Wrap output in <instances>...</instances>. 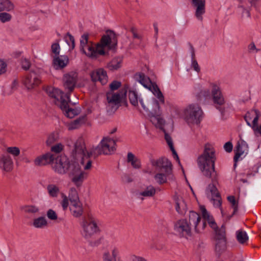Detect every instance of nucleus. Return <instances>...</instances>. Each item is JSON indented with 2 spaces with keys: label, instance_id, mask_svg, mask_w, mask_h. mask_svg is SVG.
<instances>
[{
  "label": "nucleus",
  "instance_id": "dca6fc26",
  "mask_svg": "<svg viewBox=\"0 0 261 261\" xmlns=\"http://www.w3.org/2000/svg\"><path fill=\"white\" fill-rule=\"evenodd\" d=\"M140 104L144 111L150 113L151 115L162 114L159 102L155 98H153L146 101L140 100Z\"/></svg>",
  "mask_w": 261,
  "mask_h": 261
},
{
  "label": "nucleus",
  "instance_id": "7c9ffc66",
  "mask_svg": "<svg viewBox=\"0 0 261 261\" xmlns=\"http://www.w3.org/2000/svg\"><path fill=\"white\" fill-rule=\"evenodd\" d=\"M173 175L171 173L167 174V172L161 171L155 174L154 178L157 183L162 185L167 182L168 179H171Z\"/></svg>",
  "mask_w": 261,
  "mask_h": 261
},
{
  "label": "nucleus",
  "instance_id": "0e129e2a",
  "mask_svg": "<svg viewBox=\"0 0 261 261\" xmlns=\"http://www.w3.org/2000/svg\"><path fill=\"white\" fill-rule=\"evenodd\" d=\"M67 38H68L69 41L72 43V47H74V37L71 34L68 33L67 35Z\"/></svg>",
  "mask_w": 261,
  "mask_h": 261
},
{
  "label": "nucleus",
  "instance_id": "f3484780",
  "mask_svg": "<svg viewBox=\"0 0 261 261\" xmlns=\"http://www.w3.org/2000/svg\"><path fill=\"white\" fill-rule=\"evenodd\" d=\"M40 83V75L38 72L35 71L29 73L23 81L24 85L29 90L35 89Z\"/></svg>",
  "mask_w": 261,
  "mask_h": 261
},
{
  "label": "nucleus",
  "instance_id": "423d86ee",
  "mask_svg": "<svg viewBox=\"0 0 261 261\" xmlns=\"http://www.w3.org/2000/svg\"><path fill=\"white\" fill-rule=\"evenodd\" d=\"M71 155L79 163L84 171H88L92 166V161L90 158L91 153L87 150L85 141L82 137L79 138L74 143Z\"/></svg>",
  "mask_w": 261,
  "mask_h": 261
},
{
  "label": "nucleus",
  "instance_id": "58836bf2",
  "mask_svg": "<svg viewBox=\"0 0 261 261\" xmlns=\"http://www.w3.org/2000/svg\"><path fill=\"white\" fill-rule=\"evenodd\" d=\"M197 96L199 100H206L211 98V92L208 89L203 88L201 90L200 92L197 95Z\"/></svg>",
  "mask_w": 261,
  "mask_h": 261
},
{
  "label": "nucleus",
  "instance_id": "2f4dec72",
  "mask_svg": "<svg viewBox=\"0 0 261 261\" xmlns=\"http://www.w3.org/2000/svg\"><path fill=\"white\" fill-rule=\"evenodd\" d=\"M32 225L36 228L43 229L47 227L48 223L45 217L40 216L34 219Z\"/></svg>",
  "mask_w": 261,
  "mask_h": 261
},
{
  "label": "nucleus",
  "instance_id": "7ed1b4c3",
  "mask_svg": "<svg viewBox=\"0 0 261 261\" xmlns=\"http://www.w3.org/2000/svg\"><path fill=\"white\" fill-rule=\"evenodd\" d=\"M203 219L201 220L200 216L197 213L190 212L189 220L182 219L174 223V231L175 234L180 238L188 239L192 236V226L196 232H202L206 225L205 221H207L204 218Z\"/></svg>",
  "mask_w": 261,
  "mask_h": 261
},
{
  "label": "nucleus",
  "instance_id": "f8f14e48",
  "mask_svg": "<svg viewBox=\"0 0 261 261\" xmlns=\"http://www.w3.org/2000/svg\"><path fill=\"white\" fill-rule=\"evenodd\" d=\"M69 210L72 215L74 217H81L84 212L83 204L80 201L76 191L74 190L69 194Z\"/></svg>",
  "mask_w": 261,
  "mask_h": 261
},
{
  "label": "nucleus",
  "instance_id": "a211bd4d",
  "mask_svg": "<svg viewBox=\"0 0 261 261\" xmlns=\"http://www.w3.org/2000/svg\"><path fill=\"white\" fill-rule=\"evenodd\" d=\"M151 163L153 166L161 171L167 172V174L172 173L171 163L166 158H162L158 160H152Z\"/></svg>",
  "mask_w": 261,
  "mask_h": 261
},
{
  "label": "nucleus",
  "instance_id": "680f3d73",
  "mask_svg": "<svg viewBox=\"0 0 261 261\" xmlns=\"http://www.w3.org/2000/svg\"><path fill=\"white\" fill-rule=\"evenodd\" d=\"M253 130L255 134H258L261 136V122L259 125H256Z\"/></svg>",
  "mask_w": 261,
  "mask_h": 261
},
{
  "label": "nucleus",
  "instance_id": "c03bdc74",
  "mask_svg": "<svg viewBox=\"0 0 261 261\" xmlns=\"http://www.w3.org/2000/svg\"><path fill=\"white\" fill-rule=\"evenodd\" d=\"M62 200L61 201V204L64 211H66L68 207L69 206V200L67 196L64 193L61 194Z\"/></svg>",
  "mask_w": 261,
  "mask_h": 261
},
{
  "label": "nucleus",
  "instance_id": "69168bd1",
  "mask_svg": "<svg viewBox=\"0 0 261 261\" xmlns=\"http://www.w3.org/2000/svg\"><path fill=\"white\" fill-rule=\"evenodd\" d=\"M249 49L250 51L255 50L256 52L257 51V49L256 48V46L254 43H251L249 45Z\"/></svg>",
  "mask_w": 261,
  "mask_h": 261
},
{
  "label": "nucleus",
  "instance_id": "bf43d9fd",
  "mask_svg": "<svg viewBox=\"0 0 261 261\" xmlns=\"http://www.w3.org/2000/svg\"><path fill=\"white\" fill-rule=\"evenodd\" d=\"M102 260L103 261H112L110 253L108 251H105L103 253Z\"/></svg>",
  "mask_w": 261,
  "mask_h": 261
},
{
  "label": "nucleus",
  "instance_id": "ddd939ff",
  "mask_svg": "<svg viewBox=\"0 0 261 261\" xmlns=\"http://www.w3.org/2000/svg\"><path fill=\"white\" fill-rule=\"evenodd\" d=\"M96 150L99 154H111L116 150V141L109 137H105L98 145Z\"/></svg>",
  "mask_w": 261,
  "mask_h": 261
},
{
  "label": "nucleus",
  "instance_id": "3c124183",
  "mask_svg": "<svg viewBox=\"0 0 261 261\" xmlns=\"http://www.w3.org/2000/svg\"><path fill=\"white\" fill-rule=\"evenodd\" d=\"M111 254L113 260H116V259L118 257L119 254V250L117 247L113 246L111 249Z\"/></svg>",
  "mask_w": 261,
  "mask_h": 261
},
{
  "label": "nucleus",
  "instance_id": "f257e3e1",
  "mask_svg": "<svg viewBox=\"0 0 261 261\" xmlns=\"http://www.w3.org/2000/svg\"><path fill=\"white\" fill-rule=\"evenodd\" d=\"M117 44L116 35L113 31L108 32L101 39L100 43L96 45L89 40V35L83 34L80 38V51L86 56L93 59L99 56H104L108 53L109 49H113Z\"/></svg>",
  "mask_w": 261,
  "mask_h": 261
},
{
  "label": "nucleus",
  "instance_id": "e433bc0d",
  "mask_svg": "<svg viewBox=\"0 0 261 261\" xmlns=\"http://www.w3.org/2000/svg\"><path fill=\"white\" fill-rule=\"evenodd\" d=\"M85 120L86 118L85 116L79 117L68 124V129L72 130L79 128L82 124L85 123Z\"/></svg>",
  "mask_w": 261,
  "mask_h": 261
},
{
  "label": "nucleus",
  "instance_id": "b1692460",
  "mask_svg": "<svg viewBox=\"0 0 261 261\" xmlns=\"http://www.w3.org/2000/svg\"><path fill=\"white\" fill-rule=\"evenodd\" d=\"M173 198L175 203V210L177 212L182 215L185 214L188 207L187 203L183 197L179 195L175 194Z\"/></svg>",
  "mask_w": 261,
  "mask_h": 261
},
{
  "label": "nucleus",
  "instance_id": "72a5a7b5",
  "mask_svg": "<svg viewBox=\"0 0 261 261\" xmlns=\"http://www.w3.org/2000/svg\"><path fill=\"white\" fill-rule=\"evenodd\" d=\"M127 161L135 169H139L141 165L140 160L132 152H128L127 155Z\"/></svg>",
  "mask_w": 261,
  "mask_h": 261
},
{
  "label": "nucleus",
  "instance_id": "8fccbe9b",
  "mask_svg": "<svg viewBox=\"0 0 261 261\" xmlns=\"http://www.w3.org/2000/svg\"><path fill=\"white\" fill-rule=\"evenodd\" d=\"M64 146L61 143H58L54 145L51 148V151L58 153L61 152L63 149Z\"/></svg>",
  "mask_w": 261,
  "mask_h": 261
},
{
  "label": "nucleus",
  "instance_id": "774afa93",
  "mask_svg": "<svg viewBox=\"0 0 261 261\" xmlns=\"http://www.w3.org/2000/svg\"><path fill=\"white\" fill-rule=\"evenodd\" d=\"M117 131V128L116 127H114L112 129H111L110 131H109V134H114L115 133H116Z\"/></svg>",
  "mask_w": 261,
  "mask_h": 261
},
{
  "label": "nucleus",
  "instance_id": "6e6d98bb",
  "mask_svg": "<svg viewBox=\"0 0 261 261\" xmlns=\"http://www.w3.org/2000/svg\"><path fill=\"white\" fill-rule=\"evenodd\" d=\"M239 8H241L242 9V16H246L248 18H250L251 16L250 10L245 8L244 6L242 5H240L239 6Z\"/></svg>",
  "mask_w": 261,
  "mask_h": 261
},
{
  "label": "nucleus",
  "instance_id": "37998d69",
  "mask_svg": "<svg viewBox=\"0 0 261 261\" xmlns=\"http://www.w3.org/2000/svg\"><path fill=\"white\" fill-rule=\"evenodd\" d=\"M12 15L6 11L0 12V21L2 23H6L11 20Z\"/></svg>",
  "mask_w": 261,
  "mask_h": 261
},
{
  "label": "nucleus",
  "instance_id": "4be33fe9",
  "mask_svg": "<svg viewBox=\"0 0 261 261\" xmlns=\"http://www.w3.org/2000/svg\"><path fill=\"white\" fill-rule=\"evenodd\" d=\"M260 116L258 111L251 110L248 112L245 116V119L247 124L253 129L257 124V122Z\"/></svg>",
  "mask_w": 261,
  "mask_h": 261
},
{
  "label": "nucleus",
  "instance_id": "f704fd0d",
  "mask_svg": "<svg viewBox=\"0 0 261 261\" xmlns=\"http://www.w3.org/2000/svg\"><path fill=\"white\" fill-rule=\"evenodd\" d=\"M122 62V58L121 57H117L114 58L108 64V68L110 70H115L119 69L121 66Z\"/></svg>",
  "mask_w": 261,
  "mask_h": 261
},
{
  "label": "nucleus",
  "instance_id": "052dcab7",
  "mask_svg": "<svg viewBox=\"0 0 261 261\" xmlns=\"http://www.w3.org/2000/svg\"><path fill=\"white\" fill-rule=\"evenodd\" d=\"M122 179L123 182L129 183L132 181L133 179L128 175L127 174H124L122 177Z\"/></svg>",
  "mask_w": 261,
  "mask_h": 261
},
{
  "label": "nucleus",
  "instance_id": "9b49d317",
  "mask_svg": "<svg viewBox=\"0 0 261 261\" xmlns=\"http://www.w3.org/2000/svg\"><path fill=\"white\" fill-rule=\"evenodd\" d=\"M162 114H154L151 115L150 121L157 128L163 130L165 133V139L172 151L173 158L176 160L179 164H180V161L178 156L174 148L172 140L171 137L167 134L164 130V126L165 125V121L161 116Z\"/></svg>",
  "mask_w": 261,
  "mask_h": 261
},
{
  "label": "nucleus",
  "instance_id": "49530a36",
  "mask_svg": "<svg viewBox=\"0 0 261 261\" xmlns=\"http://www.w3.org/2000/svg\"><path fill=\"white\" fill-rule=\"evenodd\" d=\"M126 261H147V260L142 256L131 254L127 257Z\"/></svg>",
  "mask_w": 261,
  "mask_h": 261
},
{
  "label": "nucleus",
  "instance_id": "bb28decb",
  "mask_svg": "<svg viewBox=\"0 0 261 261\" xmlns=\"http://www.w3.org/2000/svg\"><path fill=\"white\" fill-rule=\"evenodd\" d=\"M68 63L69 59L67 56H55L53 59V65L57 70L62 69L65 67Z\"/></svg>",
  "mask_w": 261,
  "mask_h": 261
},
{
  "label": "nucleus",
  "instance_id": "39448f33",
  "mask_svg": "<svg viewBox=\"0 0 261 261\" xmlns=\"http://www.w3.org/2000/svg\"><path fill=\"white\" fill-rule=\"evenodd\" d=\"M215 151L209 144L205 145L203 153L199 156L197 163L202 174L211 178L215 173Z\"/></svg>",
  "mask_w": 261,
  "mask_h": 261
},
{
  "label": "nucleus",
  "instance_id": "cd10ccee",
  "mask_svg": "<svg viewBox=\"0 0 261 261\" xmlns=\"http://www.w3.org/2000/svg\"><path fill=\"white\" fill-rule=\"evenodd\" d=\"M156 193L155 188L149 185L144 190L137 193V198L143 200L146 198L151 197L154 196Z\"/></svg>",
  "mask_w": 261,
  "mask_h": 261
},
{
  "label": "nucleus",
  "instance_id": "412c9836",
  "mask_svg": "<svg viewBox=\"0 0 261 261\" xmlns=\"http://www.w3.org/2000/svg\"><path fill=\"white\" fill-rule=\"evenodd\" d=\"M91 77L93 82L99 81L102 85L107 83L108 77L107 72L102 68L95 69L91 72Z\"/></svg>",
  "mask_w": 261,
  "mask_h": 261
},
{
  "label": "nucleus",
  "instance_id": "864d4df0",
  "mask_svg": "<svg viewBox=\"0 0 261 261\" xmlns=\"http://www.w3.org/2000/svg\"><path fill=\"white\" fill-rule=\"evenodd\" d=\"M47 217L52 220H55L57 219V215L56 213L53 210H49L47 212Z\"/></svg>",
  "mask_w": 261,
  "mask_h": 261
},
{
  "label": "nucleus",
  "instance_id": "ea45409f",
  "mask_svg": "<svg viewBox=\"0 0 261 261\" xmlns=\"http://www.w3.org/2000/svg\"><path fill=\"white\" fill-rule=\"evenodd\" d=\"M21 210L24 213L36 214L39 211V208L33 205H25L21 207Z\"/></svg>",
  "mask_w": 261,
  "mask_h": 261
},
{
  "label": "nucleus",
  "instance_id": "6ab92c4d",
  "mask_svg": "<svg viewBox=\"0 0 261 261\" xmlns=\"http://www.w3.org/2000/svg\"><path fill=\"white\" fill-rule=\"evenodd\" d=\"M248 152V146L247 143L244 140H240L238 142L236 147V154L233 160L234 162V166H237V162L240 160L244 158Z\"/></svg>",
  "mask_w": 261,
  "mask_h": 261
},
{
  "label": "nucleus",
  "instance_id": "09e8293b",
  "mask_svg": "<svg viewBox=\"0 0 261 261\" xmlns=\"http://www.w3.org/2000/svg\"><path fill=\"white\" fill-rule=\"evenodd\" d=\"M58 139V136L57 134L54 133L49 135L46 141L47 145L50 146L54 142H55Z\"/></svg>",
  "mask_w": 261,
  "mask_h": 261
},
{
  "label": "nucleus",
  "instance_id": "4c0bfd02",
  "mask_svg": "<svg viewBox=\"0 0 261 261\" xmlns=\"http://www.w3.org/2000/svg\"><path fill=\"white\" fill-rule=\"evenodd\" d=\"M190 52L191 56V67L194 69V70L199 72L200 70V68L198 65V64L196 60L195 59V50L194 47L192 46H190Z\"/></svg>",
  "mask_w": 261,
  "mask_h": 261
},
{
  "label": "nucleus",
  "instance_id": "79ce46f5",
  "mask_svg": "<svg viewBox=\"0 0 261 261\" xmlns=\"http://www.w3.org/2000/svg\"><path fill=\"white\" fill-rule=\"evenodd\" d=\"M237 240L240 243L243 244L248 240L247 233L244 231H238L237 232Z\"/></svg>",
  "mask_w": 261,
  "mask_h": 261
},
{
  "label": "nucleus",
  "instance_id": "20e7f679",
  "mask_svg": "<svg viewBox=\"0 0 261 261\" xmlns=\"http://www.w3.org/2000/svg\"><path fill=\"white\" fill-rule=\"evenodd\" d=\"M46 92L48 95L53 98L54 102L62 110L67 117L72 118L79 114V109L69 107V103L71 101L68 93L65 94L60 89L53 87L47 88Z\"/></svg>",
  "mask_w": 261,
  "mask_h": 261
},
{
  "label": "nucleus",
  "instance_id": "338daca9",
  "mask_svg": "<svg viewBox=\"0 0 261 261\" xmlns=\"http://www.w3.org/2000/svg\"><path fill=\"white\" fill-rule=\"evenodd\" d=\"M133 34V36L135 38H139V36L138 35H137V34L136 33V32H135V30L134 28H132V30H131Z\"/></svg>",
  "mask_w": 261,
  "mask_h": 261
},
{
  "label": "nucleus",
  "instance_id": "c85d7f7f",
  "mask_svg": "<svg viewBox=\"0 0 261 261\" xmlns=\"http://www.w3.org/2000/svg\"><path fill=\"white\" fill-rule=\"evenodd\" d=\"M54 155L50 153H48L36 158L34 160V163L37 166H43L51 163L54 161Z\"/></svg>",
  "mask_w": 261,
  "mask_h": 261
},
{
  "label": "nucleus",
  "instance_id": "13d9d810",
  "mask_svg": "<svg viewBox=\"0 0 261 261\" xmlns=\"http://www.w3.org/2000/svg\"><path fill=\"white\" fill-rule=\"evenodd\" d=\"M121 85V83L118 81H113L110 85L111 90H115L117 89Z\"/></svg>",
  "mask_w": 261,
  "mask_h": 261
},
{
  "label": "nucleus",
  "instance_id": "0eeeda50",
  "mask_svg": "<svg viewBox=\"0 0 261 261\" xmlns=\"http://www.w3.org/2000/svg\"><path fill=\"white\" fill-rule=\"evenodd\" d=\"M200 209L203 218L207 220L210 227L215 231L216 239L215 249L218 253H221L225 249L226 246L225 228L222 226L220 229H218L217 224L213 216L207 211L205 207L200 206Z\"/></svg>",
  "mask_w": 261,
  "mask_h": 261
},
{
  "label": "nucleus",
  "instance_id": "473e14b6",
  "mask_svg": "<svg viewBox=\"0 0 261 261\" xmlns=\"http://www.w3.org/2000/svg\"><path fill=\"white\" fill-rule=\"evenodd\" d=\"M14 9V4L10 0H0V12H11Z\"/></svg>",
  "mask_w": 261,
  "mask_h": 261
},
{
  "label": "nucleus",
  "instance_id": "6e6552de",
  "mask_svg": "<svg viewBox=\"0 0 261 261\" xmlns=\"http://www.w3.org/2000/svg\"><path fill=\"white\" fill-rule=\"evenodd\" d=\"M203 112L197 103L187 105L182 110V117L190 125H199L202 118Z\"/></svg>",
  "mask_w": 261,
  "mask_h": 261
},
{
  "label": "nucleus",
  "instance_id": "f03ea898",
  "mask_svg": "<svg viewBox=\"0 0 261 261\" xmlns=\"http://www.w3.org/2000/svg\"><path fill=\"white\" fill-rule=\"evenodd\" d=\"M51 162L55 172L61 175L68 172L71 180L76 187L81 186L88 176V172L84 171L79 163L69 161L64 155H55Z\"/></svg>",
  "mask_w": 261,
  "mask_h": 261
},
{
  "label": "nucleus",
  "instance_id": "2eb2a0df",
  "mask_svg": "<svg viewBox=\"0 0 261 261\" xmlns=\"http://www.w3.org/2000/svg\"><path fill=\"white\" fill-rule=\"evenodd\" d=\"M210 88L211 90V96L215 105L221 106L225 103V99L221 91L220 84L217 82L211 83Z\"/></svg>",
  "mask_w": 261,
  "mask_h": 261
},
{
  "label": "nucleus",
  "instance_id": "e2e57ef3",
  "mask_svg": "<svg viewBox=\"0 0 261 261\" xmlns=\"http://www.w3.org/2000/svg\"><path fill=\"white\" fill-rule=\"evenodd\" d=\"M220 206H221V205ZM219 207L220 208L221 213L222 217H223L226 220H229L231 218V216H226L224 210L222 209V208L221 207Z\"/></svg>",
  "mask_w": 261,
  "mask_h": 261
},
{
  "label": "nucleus",
  "instance_id": "c756f323",
  "mask_svg": "<svg viewBox=\"0 0 261 261\" xmlns=\"http://www.w3.org/2000/svg\"><path fill=\"white\" fill-rule=\"evenodd\" d=\"M128 96L130 103L135 107L138 106V102H140V100H143L137 91L133 88L128 90Z\"/></svg>",
  "mask_w": 261,
  "mask_h": 261
},
{
  "label": "nucleus",
  "instance_id": "5701e85b",
  "mask_svg": "<svg viewBox=\"0 0 261 261\" xmlns=\"http://www.w3.org/2000/svg\"><path fill=\"white\" fill-rule=\"evenodd\" d=\"M13 167V161L8 154H2L0 156V168L6 172L11 171Z\"/></svg>",
  "mask_w": 261,
  "mask_h": 261
},
{
  "label": "nucleus",
  "instance_id": "4d7b16f0",
  "mask_svg": "<svg viewBox=\"0 0 261 261\" xmlns=\"http://www.w3.org/2000/svg\"><path fill=\"white\" fill-rule=\"evenodd\" d=\"M233 148L232 144L230 142H227L224 145V148L227 152H230Z\"/></svg>",
  "mask_w": 261,
  "mask_h": 261
},
{
  "label": "nucleus",
  "instance_id": "c9c22d12",
  "mask_svg": "<svg viewBox=\"0 0 261 261\" xmlns=\"http://www.w3.org/2000/svg\"><path fill=\"white\" fill-rule=\"evenodd\" d=\"M49 196L53 198H56L60 193V189L58 186L55 184H49L46 188Z\"/></svg>",
  "mask_w": 261,
  "mask_h": 261
},
{
  "label": "nucleus",
  "instance_id": "aec40b11",
  "mask_svg": "<svg viewBox=\"0 0 261 261\" xmlns=\"http://www.w3.org/2000/svg\"><path fill=\"white\" fill-rule=\"evenodd\" d=\"M192 4L195 10L196 17L198 20L202 21V15L205 12V0H192Z\"/></svg>",
  "mask_w": 261,
  "mask_h": 261
},
{
  "label": "nucleus",
  "instance_id": "a19ab883",
  "mask_svg": "<svg viewBox=\"0 0 261 261\" xmlns=\"http://www.w3.org/2000/svg\"><path fill=\"white\" fill-rule=\"evenodd\" d=\"M228 202L233 209L232 215L234 214L238 210L239 201L233 196H228L227 198Z\"/></svg>",
  "mask_w": 261,
  "mask_h": 261
},
{
  "label": "nucleus",
  "instance_id": "de8ad7c7",
  "mask_svg": "<svg viewBox=\"0 0 261 261\" xmlns=\"http://www.w3.org/2000/svg\"><path fill=\"white\" fill-rule=\"evenodd\" d=\"M8 64L4 59L0 58V75L5 73L7 70Z\"/></svg>",
  "mask_w": 261,
  "mask_h": 261
},
{
  "label": "nucleus",
  "instance_id": "5fc2aeb1",
  "mask_svg": "<svg viewBox=\"0 0 261 261\" xmlns=\"http://www.w3.org/2000/svg\"><path fill=\"white\" fill-rule=\"evenodd\" d=\"M21 64L22 68L25 70L28 69L30 68L31 65L29 60L26 58L22 59Z\"/></svg>",
  "mask_w": 261,
  "mask_h": 261
},
{
  "label": "nucleus",
  "instance_id": "a878e982",
  "mask_svg": "<svg viewBox=\"0 0 261 261\" xmlns=\"http://www.w3.org/2000/svg\"><path fill=\"white\" fill-rule=\"evenodd\" d=\"M125 94V91L121 92L108 93L107 96L109 105L117 106Z\"/></svg>",
  "mask_w": 261,
  "mask_h": 261
},
{
  "label": "nucleus",
  "instance_id": "4468645a",
  "mask_svg": "<svg viewBox=\"0 0 261 261\" xmlns=\"http://www.w3.org/2000/svg\"><path fill=\"white\" fill-rule=\"evenodd\" d=\"M212 181V184L208 185L206 189V196L213 203L215 207H220L222 204L221 198L215 185V179L213 178Z\"/></svg>",
  "mask_w": 261,
  "mask_h": 261
},
{
  "label": "nucleus",
  "instance_id": "a18cd8bd",
  "mask_svg": "<svg viewBox=\"0 0 261 261\" xmlns=\"http://www.w3.org/2000/svg\"><path fill=\"white\" fill-rule=\"evenodd\" d=\"M7 152L11 154L14 158L20 154V149L17 147H9L6 149Z\"/></svg>",
  "mask_w": 261,
  "mask_h": 261
},
{
  "label": "nucleus",
  "instance_id": "603ef678",
  "mask_svg": "<svg viewBox=\"0 0 261 261\" xmlns=\"http://www.w3.org/2000/svg\"><path fill=\"white\" fill-rule=\"evenodd\" d=\"M60 47L59 43H55L51 45V51L56 55V56L59 55L60 53Z\"/></svg>",
  "mask_w": 261,
  "mask_h": 261
},
{
  "label": "nucleus",
  "instance_id": "9d476101",
  "mask_svg": "<svg viewBox=\"0 0 261 261\" xmlns=\"http://www.w3.org/2000/svg\"><path fill=\"white\" fill-rule=\"evenodd\" d=\"M134 79L139 82L145 88L150 91L152 94L158 99L159 101L164 103L165 100L163 94L158 86L152 83L150 79L143 73H137L134 75Z\"/></svg>",
  "mask_w": 261,
  "mask_h": 261
},
{
  "label": "nucleus",
  "instance_id": "1a4fd4ad",
  "mask_svg": "<svg viewBox=\"0 0 261 261\" xmlns=\"http://www.w3.org/2000/svg\"><path fill=\"white\" fill-rule=\"evenodd\" d=\"M81 226L82 234L86 239L90 238L100 231L98 219L91 215L82 219Z\"/></svg>",
  "mask_w": 261,
  "mask_h": 261
},
{
  "label": "nucleus",
  "instance_id": "393cba45",
  "mask_svg": "<svg viewBox=\"0 0 261 261\" xmlns=\"http://www.w3.org/2000/svg\"><path fill=\"white\" fill-rule=\"evenodd\" d=\"M76 78L77 75L75 73L71 72L65 74L63 77L65 88L69 92L72 91L75 87Z\"/></svg>",
  "mask_w": 261,
  "mask_h": 261
}]
</instances>
